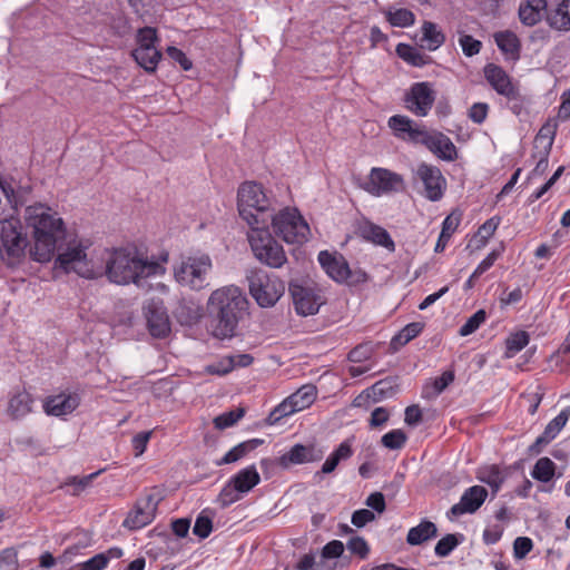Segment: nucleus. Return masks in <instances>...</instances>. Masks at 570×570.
<instances>
[{
    "label": "nucleus",
    "instance_id": "f257e3e1",
    "mask_svg": "<svg viewBox=\"0 0 570 570\" xmlns=\"http://www.w3.org/2000/svg\"><path fill=\"white\" fill-rule=\"evenodd\" d=\"M85 249L82 245L68 247L65 253L57 256L55 268L62 269L65 273L75 272L90 279L106 275L111 283L118 285L134 283L138 287L144 286L146 278L165 273L163 265L139 257L137 250L130 248L112 249L105 259V269H95L87 259Z\"/></svg>",
    "mask_w": 570,
    "mask_h": 570
},
{
    "label": "nucleus",
    "instance_id": "f03ea898",
    "mask_svg": "<svg viewBox=\"0 0 570 570\" xmlns=\"http://www.w3.org/2000/svg\"><path fill=\"white\" fill-rule=\"evenodd\" d=\"M30 191V186H22L13 178L0 176L1 256L10 266L20 263L29 245L27 234L23 233V226L16 214L18 207L27 202Z\"/></svg>",
    "mask_w": 570,
    "mask_h": 570
},
{
    "label": "nucleus",
    "instance_id": "7ed1b4c3",
    "mask_svg": "<svg viewBox=\"0 0 570 570\" xmlns=\"http://www.w3.org/2000/svg\"><path fill=\"white\" fill-rule=\"evenodd\" d=\"M24 219L27 227L32 230L35 244L30 248V255L35 261L47 263L56 253L59 256L68 247L76 246L67 243V232L62 218L47 205L28 206Z\"/></svg>",
    "mask_w": 570,
    "mask_h": 570
},
{
    "label": "nucleus",
    "instance_id": "20e7f679",
    "mask_svg": "<svg viewBox=\"0 0 570 570\" xmlns=\"http://www.w3.org/2000/svg\"><path fill=\"white\" fill-rule=\"evenodd\" d=\"M247 307L248 301L238 287L226 286L214 291L208 299V311L215 323L214 335L218 338L232 337Z\"/></svg>",
    "mask_w": 570,
    "mask_h": 570
},
{
    "label": "nucleus",
    "instance_id": "39448f33",
    "mask_svg": "<svg viewBox=\"0 0 570 570\" xmlns=\"http://www.w3.org/2000/svg\"><path fill=\"white\" fill-rule=\"evenodd\" d=\"M272 197L262 184L245 181L238 188V213L249 227L269 224L275 212Z\"/></svg>",
    "mask_w": 570,
    "mask_h": 570
},
{
    "label": "nucleus",
    "instance_id": "423d86ee",
    "mask_svg": "<svg viewBox=\"0 0 570 570\" xmlns=\"http://www.w3.org/2000/svg\"><path fill=\"white\" fill-rule=\"evenodd\" d=\"M268 225L250 227L247 238L257 261L271 268H281L287 262V257L283 246L269 233Z\"/></svg>",
    "mask_w": 570,
    "mask_h": 570
},
{
    "label": "nucleus",
    "instance_id": "0eeeda50",
    "mask_svg": "<svg viewBox=\"0 0 570 570\" xmlns=\"http://www.w3.org/2000/svg\"><path fill=\"white\" fill-rule=\"evenodd\" d=\"M269 223L274 233L288 244H302L307 240L308 224L296 208H284L277 214L272 212Z\"/></svg>",
    "mask_w": 570,
    "mask_h": 570
},
{
    "label": "nucleus",
    "instance_id": "6e6552de",
    "mask_svg": "<svg viewBox=\"0 0 570 570\" xmlns=\"http://www.w3.org/2000/svg\"><path fill=\"white\" fill-rule=\"evenodd\" d=\"M210 269V257L202 254L184 258L180 265L175 267L174 275L179 284L199 291L208 285L207 275Z\"/></svg>",
    "mask_w": 570,
    "mask_h": 570
},
{
    "label": "nucleus",
    "instance_id": "1a4fd4ad",
    "mask_svg": "<svg viewBox=\"0 0 570 570\" xmlns=\"http://www.w3.org/2000/svg\"><path fill=\"white\" fill-rule=\"evenodd\" d=\"M247 279L249 293L261 307L274 306L283 295L284 285L263 269L250 271Z\"/></svg>",
    "mask_w": 570,
    "mask_h": 570
},
{
    "label": "nucleus",
    "instance_id": "9d476101",
    "mask_svg": "<svg viewBox=\"0 0 570 570\" xmlns=\"http://www.w3.org/2000/svg\"><path fill=\"white\" fill-rule=\"evenodd\" d=\"M142 314L146 320L148 332L153 337L165 338L169 335L171 327L167 308L160 298H150L142 305Z\"/></svg>",
    "mask_w": 570,
    "mask_h": 570
},
{
    "label": "nucleus",
    "instance_id": "9b49d317",
    "mask_svg": "<svg viewBox=\"0 0 570 570\" xmlns=\"http://www.w3.org/2000/svg\"><path fill=\"white\" fill-rule=\"evenodd\" d=\"M159 501L160 497L155 493H148L139 498L124 520L122 525L129 530H139L148 525L156 517Z\"/></svg>",
    "mask_w": 570,
    "mask_h": 570
},
{
    "label": "nucleus",
    "instance_id": "f8f14e48",
    "mask_svg": "<svg viewBox=\"0 0 570 570\" xmlns=\"http://www.w3.org/2000/svg\"><path fill=\"white\" fill-rule=\"evenodd\" d=\"M414 176L424 187V196L430 202H439L446 189V179L439 167L421 163L417 165Z\"/></svg>",
    "mask_w": 570,
    "mask_h": 570
},
{
    "label": "nucleus",
    "instance_id": "ddd939ff",
    "mask_svg": "<svg viewBox=\"0 0 570 570\" xmlns=\"http://www.w3.org/2000/svg\"><path fill=\"white\" fill-rule=\"evenodd\" d=\"M288 291L295 311L302 316L316 314L324 304L323 297L311 286H305L298 282H289Z\"/></svg>",
    "mask_w": 570,
    "mask_h": 570
},
{
    "label": "nucleus",
    "instance_id": "4468645a",
    "mask_svg": "<svg viewBox=\"0 0 570 570\" xmlns=\"http://www.w3.org/2000/svg\"><path fill=\"white\" fill-rule=\"evenodd\" d=\"M417 144L425 146L433 155L445 161H454L458 150L453 141L443 132L426 130L416 132Z\"/></svg>",
    "mask_w": 570,
    "mask_h": 570
},
{
    "label": "nucleus",
    "instance_id": "2eb2a0df",
    "mask_svg": "<svg viewBox=\"0 0 570 570\" xmlns=\"http://www.w3.org/2000/svg\"><path fill=\"white\" fill-rule=\"evenodd\" d=\"M364 189L372 195L402 191L404 189V179L401 175L385 168H372L368 181Z\"/></svg>",
    "mask_w": 570,
    "mask_h": 570
},
{
    "label": "nucleus",
    "instance_id": "dca6fc26",
    "mask_svg": "<svg viewBox=\"0 0 570 570\" xmlns=\"http://www.w3.org/2000/svg\"><path fill=\"white\" fill-rule=\"evenodd\" d=\"M435 101V92L430 82H415L405 94V107L419 117H425Z\"/></svg>",
    "mask_w": 570,
    "mask_h": 570
},
{
    "label": "nucleus",
    "instance_id": "f3484780",
    "mask_svg": "<svg viewBox=\"0 0 570 570\" xmlns=\"http://www.w3.org/2000/svg\"><path fill=\"white\" fill-rule=\"evenodd\" d=\"M323 458L324 450L316 444L297 443L278 458V465L288 469L292 465L318 462Z\"/></svg>",
    "mask_w": 570,
    "mask_h": 570
},
{
    "label": "nucleus",
    "instance_id": "a211bd4d",
    "mask_svg": "<svg viewBox=\"0 0 570 570\" xmlns=\"http://www.w3.org/2000/svg\"><path fill=\"white\" fill-rule=\"evenodd\" d=\"M487 497L488 490L482 485L468 488L461 495L460 501L448 511V518L452 519L466 513H475L484 503Z\"/></svg>",
    "mask_w": 570,
    "mask_h": 570
},
{
    "label": "nucleus",
    "instance_id": "6ab92c4d",
    "mask_svg": "<svg viewBox=\"0 0 570 570\" xmlns=\"http://www.w3.org/2000/svg\"><path fill=\"white\" fill-rule=\"evenodd\" d=\"M318 263L325 273L335 282L343 283L353 277L352 271L342 255L322 250L318 254Z\"/></svg>",
    "mask_w": 570,
    "mask_h": 570
},
{
    "label": "nucleus",
    "instance_id": "aec40b11",
    "mask_svg": "<svg viewBox=\"0 0 570 570\" xmlns=\"http://www.w3.org/2000/svg\"><path fill=\"white\" fill-rule=\"evenodd\" d=\"M570 417V407H564L553 420H551L542 434L529 446L530 454H540L546 445L557 438Z\"/></svg>",
    "mask_w": 570,
    "mask_h": 570
},
{
    "label": "nucleus",
    "instance_id": "412c9836",
    "mask_svg": "<svg viewBox=\"0 0 570 570\" xmlns=\"http://www.w3.org/2000/svg\"><path fill=\"white\" fill-rule=\"evenodd\" d=\"M80 403L78 394H58L49 396L45 404L43 410L48 415L62 416L73 412Z\"/></svg>",
    "mask_w": 570,
    "mask_h": 570
},
{
    "label": "nucleus",
    "instance_id": "4be33fe9",
    "mask_svg": "<svg viewBox=\"0 0 570 570\" xmlns=\"http://www.w3.org/2000/svg\"><path fill=\"white\" fill-rule=\"evenodd\" d=\"M484 77L490 86L501 96H510L517 88L507 71L494 63H488L484 67Z\"/></svg>",
    "mask_w": 570,
    "mask_h": 570
},
{
    "label": "nucleus",
    "instance_id": "5701e85b",
    "mask_svg": "<svg viewBox=\"0 0 570 570\" xmlns=\"http://www.w3.org/2000/svg\"><path fill=\"white\" fill-rule=\"evenodd\" d=\"M547 0H523L519 6L520 21L528 27H533L546 16L548 19Z\"/></svg>",
    "mask_w": 570,
    "mask_h": 570
},
{
    "label": "nucleus",
    "instance_id": "b1692460",
    "mask_svg": "<svg viewBox=\"0 0 570 570\" xmlns=\"http://www.w3.org/2000/svg\"><path fill=\"white\" fill-rule=\"evenodd\" d=\"M413 125L412 119L402 115H394L389 119V127L397 138L407 139L411 142L417 144L416 132H423L425 128Z\"/></svg>",
    "mask_w": 570,
    "mask_h": 570
},
{
    "label": "nucleus",
    "instance_id": "393cba45",
    "mask_svg": "<svg viewBox=\"0 0 570 570\" xmlns=\"http://www.w3.org/2000/svg\"><path fill=\"white\" fill-rule=\"evenodd\" d=\"M360 230L364 239L372 242L375 245L382 246L390 252L395 250V244L385 228L371 222H366L361 226Z\"/></svg>",
    "mask_w": 570,
    "mask_h": 570
},
{
    "label": "nucleus",
    "instance_id": "a878e982",
    "mask_svg": "<svg viewBox=\"0 0 570 570\" xmlns=\"http://www.w3.org/2000/svg\"><path fill=\"white\" fill-rule=\"evenodd\" d=\"M203 309L199 304L191 299H181L174 311V316L183 326H193L202 317Z\"/></svg>",
    "mask_w": 570,
    "mask_h": 570
},
{
    "label": "nucleus",
    "instance_id": "bb28decb",
    "mask_svg": "<svg viewBox=\"0 0 570 570\" xmlns=\"http://www.w3.org/2000/svg\"><path fill=\"white\" fill-rule=\"evenodd\" d=\"M353 455L350 440L343 441L334 452H332L323 463L320 471L315 472L314 479H321L323 474L332 473L341 461H345Z\"/></svg>",
    "mask_w": 570,
    "mask_h": 570
},
{
    "label": "nucleus",
    "instance_id": "cd10ccee",
    "mask_svg": "<svg viewBox=\"0 0 570 570\" xmlns=\"http://www.w3.org/2000/svg\"><path fill=\"white\" fill-rule=\"evenodd\" d=\"M438 528L435 523L430 520L423 519L416 527L409 530L406 542L410 546H420L423 542L436 538Z\"/></svg>",
    "mask_w": 570,
    "mask_h": 570
},
{
    "label": "nucleus",
    "instance_id": "c85d7f7f",
    "mask_svg": "<svg viewBox=\"0 0 570 570\" xmlns=\"http://www.w3.org/2000/svg\"><path fill=\"white\" fill-rule=\"evenodd\" d=\"M229 481L236 487L238 492L245 494L261 482V475L255 465H249L238 471Z\"/></svg>",
    "mask_w": 570,
    "mask_h": 570
},
{
    "label": "nucleus",
    "instance_id": "c756f323",
    "mask_svg": "<svg viewBox=\"0 0 570 570\" xmlns=\"http://www.w3.org/2000/svg\"><path fill=\"white\" fill-rule=\"evenodd\" d=\"M33 399L27 391H18L9 399L8 413L12 419L26 416L32 410Z\"/></svg>",
    "mask_w": 570,
    "mask_h": 570
},
{
    "label": "nucleus",
    "instance_id": "7c9ffc66",
    "mask_svg": "<svg viewBox=\"0 0 570 570\" xmlns=\"http://www.w3.org/2000/svg\"><path fill=\"white\" fill-rule=\"evenodd\" d=\"M548 23L559 31L570 30V0H562L554 9H550Z\"/></svg>",
    "mask_w": 570,
    "mask_h": 570
},
{
    "label": "nucleus",
    "instance_id": "2f4dec72",
    "mask_svg": "<svg viewBox=\"0 0 570 570\" xmlns=\"http://www.w3.org/2000/svg\"><path fill=\"white\" fill-rule=\"evenodd\" d=\"M445 41L444 33L438 28L434 22L424 21L422 26V47L434 51L439 49Z\"/></svg>",
    "mask_w": 570,
    "mask_h": 570
},
{
    "label": "nucleus",
    "instance_id": "473e14b6",
    "mask_svg": "<svg viewBox=\"0 0 570 570\" xmlns=\"http://www.w3.org/2000/svg\"><path fill=\"white\" fill-rule=\"evenodd\" d=\"M135 61L147 72H154L161 58L157 48H136L131 52Z\"/></svg>",
    "mask_w": 570,
    "mask_h": 570
},
{
    "label": "nucleus",
    "instance_id": "72a5a7b5",
    "mask_svg": "<svg viewBox=\"0 0 570 570\" xmlns=\"http://www.w3.org/2000/svg\"><path fill=\"white\" fill-rule=\"evenodd\" d=\"M263 443H264V440H262V439H252V440L242 442V443L237 444L236 446H234L233 449H230L217 462V465L234 463V462L240 460L242 458H244L250 451H253L256 448H258L259 445H262Z\"/></svg>",
    "mask_w": 570,
    "mask_h": 570
},
{
    "label": "nucleus",
    "instance_id": "f704fd0d",
    "mask_svg": "<svg viewBox=\"0 0 570 570\" xmlns=\"http://www.w3.org/2000/svg\"><path fill=\"white\" fill-rule=\"evenodd\" d=\"M370 393L375 402L394 396L399 391L397 377H385L370 387Z\"/></svg>",
    "mask_w": 570,
    "mask_h": 570
},
{
    "label": "nucleus",
    "instance_id": "c9c22d12",
    "mask_svg": "<svg viewBox=\"0 0 570 570\" xmlns=\"http://www.w3.org/2000/svg\"><path fill=\"white\" fill-rule=\"evenodd\" d=\"M423 328L424 324L420 322H413L405 325L396 335L392 337L390 347L393 351H397L400 347L407 344L411 340L419 336Z\"/></svg>",
    "mask_w": 570,
    "mask_h": 570
},
{
    "label": "nucleus",
    "instance_id": "e433bc0d",
    "mask_svg": "<svg viewBox=\"0 0 570 570\" xmlns=\"http://www.w3.org/2000/svg\"><path fill=\"white\" fill-rule=\"evenodd\" d=\"M554 474H556V464L551 459H549L547 456L540 458L535 462V464L531 471V476L534 480L543 482V483L550 482L554 478Z\"/></svg>",
    "mask_w": 570,
    "mask_h": 570
},
{
    "label": "nucleus",
    "instance_id": "4c0bfd02",
    "mask_svg": "<svg viewBox=\"0 0 570 570\" xmlns=\"http://www.w3.org/2000/svg\"><path fill=\"white\" fill-rule=\"evenodd\" d=\"M454 381L453 371H445L440 376L435 377L432 386H425L422 396L425 399H435L439 396L452 382Z\"/></svg>",
    "mask_w": 570,
    "mask_h": 570
},
{
    "label": "nucleus",
    "instance_id": "58836bf2",
    "mask_svg": "<svg viewBox=\"0 0 570 570\" xmlns=\"http://www.w3.org/2000/svg\"><path fill=\"white\" fill-rule=\"evenodd\" d=\"M494 40L498 48L509 55H519L520 41L518 37L511 31H501L494 35Z\"/></svg>",
    "mask_w": 570,
    "mask_h": 570
},
{
    "label": "nucleus",
    "instance_id": "ea45409f",
    "mask_svg": "<svg viewBox=\"0 0 570 570\" xmlns=\"http://www.w3.org/2000/svg\"><path fill=\"white\" fill-rule=\"evenodd\" d=\"M464 541L462 533H449L438 541L434 552L440 558H445Z\"/></svg>",
    "mask_w": 570,
    "mask_h": 570
},
{
    "label": "nucleus",
    "instance_id": "a19ab883",
    "mask_svg": "<svg viewBox=\"0 0 570 570\" xmlns=\"http://www.w3.org/2000/svg\"><path fill=\"white\" fill-rule=\"evenodd\" d=\"M396 53L401 59L414 67H422L426 63V56L410 45L399 43Z\"/></svg>",
    "mask_w": 570,
    "mask_h": 570
},
{
    "label": "nucleus",
    "instance_id": "79ce46f5",
    "mask_svg": "<svg viewBox=\"0 0 570 570\" xmlns=\"http://www.w3.org/2000/svg\"><path fill=\"white\" fill-rule=\"evenodd\" d=\"M289 397L293 401L294 406H296L298 411H302L312 405L315 401L316 387L313 385H303L295 393L289 395Z\"/></svg>",
    "mask_w": 570,
    "mask_h": 570
},
{
    "label": "nucleus",
    "instance_id": "37998d69",
    "mask_svg": "<svg viewBox=\"0 0 570 570\" xmlns=\"http://www.w3.org/2000/svg\"><path fill=\"white\" fill-rule=\"evenodd\" d=\"M558 124L554 119L548 120L540 130L538 131L535 138H534V146L538 147L539 142L546 141L543 149L544 150H551L554 137L557 134Z\"/></svg>",
    "mask_w": 570,
    "mask_h": 570
},
{
    "label": "nucleus",
    "instance_id": "c03bdc74",
    "mask_svg": "<svg viewBox=\"0 0 570 570\" xmlns=\"http://www.w3.org/2000/svg\"><path fill=\"white\" fill-rule=\"evenodd\" d=\"M529 343V334L524 331L511 334L505 341V357L511 358Z\"/></svg>",
    "mask_w": 570,
    "mask_h": 570
},
{
    "label": "nucleus",
    "instance_id": "a18cd8bd",
    "mask_svg": "<svg viewBox=\"0 0 570 570\" xmlns=\"http://www.w3.org/2000/svg\"><path fill=\"white\" fill-rule=\"evenodd\" d=\"M500 253L497 250H492L488 254V256L476 266L474 272L468 278L464 284V289L469 291L473 288L475 279H478L483 273H485L489 268H491L494 262L498 259Z\"/></svg>",
    "mask_w": 570,
    "mask_h": 570
},
{
    "label": "nucleus",
    "instance_id": "49530a36",
    "mask_svg": "<svg viewBox=\"0 0 570 570\" xmlns=\"http://www.w3.org/2000/svg\"><path fill=\"white\" fill-rule=\"evenodd\" d=\"M386 19L394 27L406 28L414 23L415 16L409 9H397L395 11H389Z\"/></svg>",
    "mask_w": 570,
    "mask_h": 570
},
{
    "label": "nucleus",
    "instance_id": "de8ad7c7",
    "mask_svg": "<svg viewBox=\"0 0 570 570\" xmlns=\"http://www.w3.org/2000/svg\"><path fill=\"white\" fill-rule=\"evenodd\" d=\"M406 441L407 435L401 429L392 430L385 433L381 439L382 445L390 450L402 449L405 445Z\"/></svg>",
    "mask_w": 570,
    "mask_h": 570
},
{
    "label": "nucleus",
    "instance_id": "09e8293b",
    "mask_svg": "<svg viewBox=\"0 0 570 570\" xmlns=\"http://www.w3.org/2000/svg\"><path fill=\"white\" fill-rule=\"evenodd\" d=\"M243 497L242 492H238L236 487L228 480V482L220 490L216 502L220 505V508H227L230 504L237 502Z\"/></svg>",
    "mask_w": 570,
    "mask_h": 570
},
{
    "label": "nucleus",
    "instance_id": "8fccbe9b",
    "mask_svg": "<svg viewBox=\"0 0 570 570\" xmlns=\"http://www.w3.org/2000/svg\"><path fill=\"white\" fill-rule=\"evenodd\" d=\"M295 412H299L296 406H294L293 401L288 396L281 404H278L268 415L267 423L276 424L283 417L288 416Z\"/></svg>",
    "mask_w": 570,
    "mask_h": 570
},
{
    "label": "nucleus",
    "instance_id": "3c124183",
    "mask_svg": "<svg viewBox=\"0 0 570 570\" xmlns=\"http://www.w3.org/2000/svg\"><path fill=\"white\" fill-rule=\"evenodd\" d=\"M245 415V410L239 407L229 412H225L214 419V426L224 430L236 424Z\"/></svg>",
    "mask_w": 570,
    "mask_h": 570
},
{
    "label": "nucleus",
    "instance_id": "603ef678",
    "mask_svg": "<svg viewBox=\"0 0 570 570\" xmlns=\"http://www.w3.org/2000/svg\"><path fill=\"white\" fill-rule=\"evenodd\" d=\"M487 320V313L484 309L476 311L470 316L466 322L460 327L459 334L461 336H468L474 333Z\"/></svg>",
    "mask_w": 570,
    "mask_h": 570
},
{
    "label": "nucleus",
    "instance_id": "864d4df0",
    "mask_svg": "<svg viewBox=\"0 0 570 570\" xmlns=\"http://www.w3.org/2000/svg\"><path fill=\"white\" fill-rule=\"evenodd\" d=\"M462 213L459 210L452 212L445 217L442 223V230L440 234V240H449L452 234L456 230L461 223Z\"/></svg>",
    "mask_w": 570,
    "mask_h": 570
},
{
    "label": "nucleus",
    "instance_id": "5fc2aeb1",
    "mask_svg": "<svg viewBox=\"0 0 570 570\" xmlns=\"http://www.w3.org/2000/svg\"><path fill=\"white\" fill-rule=\"evenodd\" d=\"M479 479L490 485L494 493H497L504 481V478L500 471V469L495 465L490 466L484 470Z\"/></svg>",
    "mask_w": 570,
    "mask_h": 570
},
{
    "label": "nucleus",
    "instance_id": "6e6d98bb",
    "mask_svg": "<svg viewBox=\"0 0 570 570\" xmlns=\"http://www.w3.org/2000/svg\"><path fill=\"white\" fill-rule=\"evenodd\" d=\"M157 40V32L155 28L144 27L137 32V48H157L155 46Z\"/></svg>",
    "mask_w": 570,
    "mask_h": 570
},
{
    "label": "nucleus",
    "instance_id": "4d7b16f0",
    "mask_svg": "<svg viewBox=\"0 0 570 570\" xmlns=\"http://www.w3.org/2000/svg\"><path fill=\"white\" fill-rule=\"evenodd\" d=\"M459 43L462 48L463 53L466 57H473L478 55L482 48V42L474 39L470 35H463L459 39Z\"/></svg>",
    "mask_w": 570,
    "mask_h": 570
},
{
    "label": "nucleus",
    "instance_id": "13d9d810",
    "mask_svg": "<svg viewBox=\"0 0 570 570\" xmlns=\"http://www.w3.org/2000/svg\"><path fill=\"white\" fill-rule=\"evenodd\" d=\"M233 371V364L228 356L222 357L217 362L205 367V372L212 375L224 376Z\"/></svg>",
    "mask_w": 570,
    "mask_h": 570
},
{
    "label": "nucleus",
    "instance_id": "bf43d9fd",
    "mask_svg": "<svg viewBox=\"0 0 570 570\" xmlns=\"http://www.w3.org/2000/svg\"><path fill=\"white\" fill-rule=\"evenodd\" d=\"M212 530H213L212 519L209 517L199 514L196 518V521H195V524L193 528V533L195 535L199 537L200 539H206L212 533Z\"/></svg>",
    "mask_w": 570,
    "mask_h": 570
},
{
    "label": "nucleus",
    "instance_id": "052dcab7",
    "mask_svg": "<svg viewBox=\"0 0 570 570\" xmlns=\"http://www.w3.org/2000/svg\"><path fill=\"white\" fill-rule=\"evenodd\" d=\"M347 549L351 553L358 556L361 559L367 558L370 553V547L364 538L353 537L347 541Z\"/></svg>",
    "mask_w": 570,
    "mask_h": 570
},
{
    "label": "nucleus",
    "instance_id": "680f3d73",
    "mask_svg": "<svg viewBox=\"0 0 570 570\" xmlns=\"http://www.w3.org/2000/svg\"><path fill=\"white\" fill-rule=\"evenodd\" d=\"M508 100V108L515 115L520 116L524 110L525 98L521 95L520 90L517 88L513 89L512 95L504 96Z\"/></svg>",
    "mask_w": 570,
    "mask_h": 570
},
{
    "label": "nucleus",
    "instance_id": "e2e57ef3",
    "mask_svg": "<svg viewBox=\"0 0 570 570\" xmlns=\"http://www.w3.org/2000/svg\"><path fill=\"white\" fill-rule=\"evenodd\" d=\"M533 542L528 537H518L513 542V556L521 560L532 550Z\"/></svg>",
    "mask_w": 570,
    "mask_h": 570
},
{
    "label": "nucleus",
    "instance_id": "0e129e2a",
    "mask_svg": "<svg viewBox=\"0 0 570 570\" xmlns=\"http://www.w3.org/2000/svg\"><path fill=\"white\" fill-rule=\"evenodd\" d=\"M489 114V105L485 102L473 104L468 112L469 118L478 125L484 122Z\"/></svg>",
    "mask_w": 570,
    "mask_h": 570
},
{
    "label": "nucleus",
    "instance_id": "69168bd1",
    "mask_svg": "<svg viewBox=\"0 0 570 570\" xmlns=\"http://www.w3.org/2000/svg\"><path fill=\"white\" fill-rule=\"evenodd\" d=\"M344 552V544L340 540H332L326 543L322 549L323 559L340 558Z\"/></svg>",
    "mask_w": 570,
    "mask_h": 570
},
{
    "label": "nucleus",
    "instance_id": "338daca9",
    "mask_svg": "<svg viewBox=\"0 0 570 570\" xmlns=\"http://www.w3.org/2000/svg\"><path fill=\"white\" fill-rule=\"evenodd\" d=\"M17 552L12 549H6L0 552V570H17Z\"/></svg>",
    "mask_w": 570,
    "mask_h": 570
},
{
    "label": "nucleus",
    "instance_id": "774afa93",
    "mask_svg": "<svg viewBox=\"0 0 570 570\" xmlns=\"http://www.w3.org/2000/svg\"><path fill=\"white\" fill-rule=\"evenodd\" d=\"M107 567V558L104 554H95L80 564V570H104Z\"/></svg>",
    "mask_w": 570,
    "mask_h": 570
}]
</instances>
